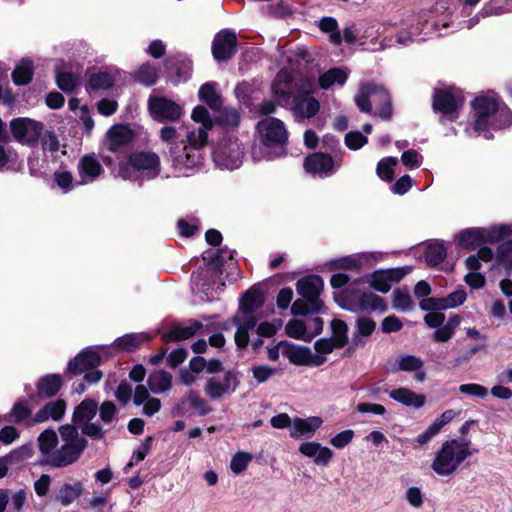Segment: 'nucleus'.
<instances>
[{"mask_svg": "<svg viewBox=\"0 0 512 512\" xmlns=\"http://www.w3.org/2000/svg\"><path fill=\"white\" fill-rule=\"evenodd\" d=\"M474 123L476 133L488 131L489 128L500 129L512 124L511 110L497 98L483 96L473 103Z\"/></svg>", "mask_w": 512, "mask_h": 512, "instance_id": "f257e3e1", "label": "nucleus"}, {"mask_svg": "<svg viewBox=\"0 0 512 512\" xmlns=\"http://www.w3.org/2000/svg\"><path fill=\"white\" fill-rule=\"evenodd\" d=\"M471 455L469 440H447L436 452L431 468L439 476H449Z\"/></svg>", "mask_w": 512, "mask_h": 512, "instance_id": "f03ea898", "label": "nucleus"}, {"mask_svg": "<svg viewBox=\"0 0 512 512\" xmlns=\"http://www.w3.org/2000/svg\"><path fill=\"white\" fill-rule=\"evenodd\" d=\"M59 434L61 446L50 460V466L53 468H63L74 464L88 445L87 440L80 436L74 425L65 424L60 426Z\"/></svg>", "mask_w": 512, "mask_h": 512, "instance_id": "7ed1b4c3", "label": "nucleus"}, {"mask_svg": "<svg viewBox=\"0 0 512 512\" xmlns=\"http://www.w3.org/2000/svg\"><path fill=\"white\" fill-rule=\"evenodd\" d=\"M160 172V159L153 152H137L119 166V175L123 179H152Z\"/></svg>", "mask_w": 512, "mask_h": 512, "instance_id": "20e7f679", "label": "nucleus"}, {"mask_svg": "<svg viewBox=\"0 0 512 512\" xmlns=\"http://www.w3.org/2000/svg\"><path fill=\"white\" fill-rule=\"evenodd\" d=\"M355 103L365 113H370L374 105L377 115L382 119H389L392 115L390 95L376 84H363L355 97Z\"/></svg>", "mask_w": 512, "mask_h": 512, "instance_id": "39448f33", "label": "nucleus"}, {"mask_svg": "<svg viewBox=\"0 0 512 512\" xmlns=\"http://www.w3.org/2000/svg\"><path fill=\"white\" fill-rule=\"evenodd\" d=\"M336 302L342 308L352 312L371 310L383 313L387 309L386 304L380 296L371 292L360 293L356 288H347L340 292L336 296Z\"/></svg>", "mask_w": 512, "mask_h": 512, "instance_id": "423d86ee", "label": "nucleus"}, {"mask_svg": "<svg viewBox=\"0 0 512 512\" xmlns=\"http://www.w3.org/2000/svg\"><path fill=\"white\" fill-rule=\"evenodd\" d=\"M10 130L15 140L23 145L34 146L38 143L44 126L34 119L20 117L10 122Z\"/></svg>", "mask_w": 512, "mask_h": 512, "instance_id": "0eeeda50", "label": "nucleus"}, {"mask_svg": "<svg viewBox=\"0 0 512 512\" xmlns=\"http://www.w3.org/2000/svg\"><path fill=\"white\" fill-rule=\"evenodd\" d=\"M207 132L205 128L192 131L187 136L188 145L184 146L183 152L174 156V162L183 167H194L200 163L198 150L207 143Z\"/></svg>", "mask_w": 512, "mask_h": 512, "instance_id": "6e6552de", "label": "nucleus"}, {"mask_svg": "<svg viewBox=\"0 0 512 512\" xmlns=\"http://www.w3.org/2000/svg\"><path fill=\"white\" fill-rule=\"evenodd\" d=\"M238 384L237 374L233 371H227L222 377H210L204 385V392L211 400H220L234 393Z\"/></svg>", "mask_w": 512, "mask_h": 512, "instance_id": "1a4fd4ad", "label": "nucleus"}, {"mask_svg": "<svg viewBox=\"0 0 512 512\" xmlns=\"http://www.w3.org/2000/svg\"><path fill=\"white\" fill-rule=\"evenodd\" d=\"M148 109L151 116L157 121H177L183 114L179 104L171 99L157 95L149 97Z\"/></svg>", "mask_w": 512, "mask_h": 512, "instance_id": "9d476101", "label": "nucleus"}, {"mask_svg": "<svg viewBox=\"0 0 512 512\" xmlns=\"http://www.w3.org/2000/svg\"><path fill=\"white\" fill-rule=\"evenodd\" d=\"M243 148L237 141L221 142L213 152L215 163L223 168L236 169L242 163Z\"/></svg>", "mask_w": 512, "mask_h": 512, "instance_id": "9b49d317", "label": "nucleus"}, {"mask_svg": "<svg viewBox=\"0 0 512 512\" xmlns=\"http://www.w3.org/2000/svg\"><path fill=\"white\" fill-rule=\"evenodd\" d=\"M282 355L288 360L300 366H320L325 362L323 356L313 354L310 348L289 342H280Z\"/></svg>", "mask_w": 512, "mask_h": 512, "instance_id": "f8f14e48", "label": "nucleus"}, {"mask_svg": "<svg viewBox=\"0 0 512 512\" xmlns=\"http://www.w3.org/2000/svg\"><path fill=\"white\" fill-rule=\"evenodd\" d=\"M261 141L266 145L282 144L288 138L284 123L274 117H266L257 124Z\"/></svg>", "mask_w": 512, "mask_h": 512, "instance_id": "ddd939ff", "label": "nucleus"}, {"mask_svg": "<svg viewBox=\"0 0 512 512\" xmlns=\"http://www.w3.org/2000/svg\"><path fill=\"white\" fill-rule=\"evenodd\" d=\"M237 39L235 33L223 30L216 34L213 40L212 53L216 60L223 61L235 54Z\"/></svg>", "mask_w": 512, "mask_h": 512, "instance_id": "4468645a", "label": "nucleus"}, {"mask_svg": "<svg viewBox=\"0 0 512 512\" xmlns=\"http://www.w3.org/2000/svg\"><path fill=\"white\" fill-rule=\"evenodd\" d=\"M407 268H394L376 271L371 275L370 286L381 293H387L393 282L401 280L407 273Z\"/></svg>", "mask_w": 512, "mask_h": 512, "instance_id": "2eb2a0df", "label": "nucleus"}, {"mask_svg": "<svg viewBox=\"0 0 512 512\" xmlns=\"http://www.w3.org/2000/svg\"><path fill=\"white\" fill-rule=\"evenodd\" d=\"M463 103L459 91L438 90L434 94L433 107L445 115H453Z\"/></svg>", "mask_w": 512, "mask_h": 512, "instance_id": "dca6fc26", "label": "nucleus"}, {"mask_svg": "<svg viewBox=\"0 0 512 512\" xmlns=\"http://www.w3.org/2000/svg\"><path fill=\"white\" fill-rule=\"evenodd\" d=\"M299 452L303 456L312 459L318 466H327L334 456L330 448L322 446L318 442H304L300 444Z\"/></svg>", "mask_w": 512, "mask_h": 512, "instance_id": "f3484780", "label": "nucleus"}, {"mask_svg": "<svg viewBox=\"0 0 512 512\" xmlns=\"http://www.w3.org/2000/svg\"><path fill=\"white\" fill-rule=\"evenodd\" d=\"M99 353L92 348L86 349L69 362L68 370L73 374H81L100 364Z\"/></svg>", "mask_w": 512, "mask_h": 512, "instance_id": "a211bd4d", "label": "nucleus"}, {"mask_svg": "<svg viewBox=\"0 0 512 512\" xmlns=\"http://www.w3.org/2000/svg\"><path fill=\"white\" fill-rule=\"evenodd\" d=\"M78 174L80 180L78 185H85L93 182L103 172V168L99 161L91 155L82 157L78 163Z\"/></svg>", "mask_w": 512, "mask_h": 512, "instance_id": "6ab92c4d", "label": "nucleus"}, {"mask_svg": "<svg viewBox=\"0 0 512 512\" xmlns=\"http://www.w3.org/2000/svg\"><path fill=\"white\" fill-rule=\"evenodd\" d=\"M324 283L321 277L310 275L297 281L296 289L299 295L309 301H320L319 295Z\"/></svg>", "mask_w": 512, "mask_h": 512, "instance_id": "aec40b11", "label": "nucleus"}, {"mask_svg": "<svg viewBox=\"0 0 512 512\" xmlns=\"http://www.w3.org/2000/svg\"><path fill=\"white\" fill-rule=\"evenodd\" d=\"M424 362L415 355H401L395 360V367L393 371L414 372L415 379L423 382L426 378V373L423 370Z\"/></svg>", "mask_w": 512, "mask_h": 512, "instance_id": "412c9836", "label": "nucleus"}, {"mask_svg": "<svg viewBox=\"0 0 512 512\" xmlns=\"http://www.w3.org/2000/svg\"><path fill=\"white\" fill-rule=\"evenodd\" d=\"M323 424L319 416H311L306 419L295 418L292 421L290 436L300 438L302 436H312Z\"/></svg>", "mask_w": 512, "mask_h": 512, "instance_id": "4be33fe9", "label": "nucleus"}, {"mask_svg": "<svg viewBox=\"0 0 512 512\" xmlns=\"http://www.w3.org/2000/svg\"><path fill=\"white\" fill-rule=\"evenodd\" d=\"M228 324L237 328L235 332L236 345L239 348L246 347L249 342L248 331L256 326L255 317H241L240 314H236Z\"/></svg>", "mask_w": 512, "mask_h": 512, "instance_id": "5701e85b", "label": "nucleus"}, {"mask_svg": "<svg viewBox=\"0 0 512 512\" xmlns=\"http://www.w3.org/2000/svg\"><path fill=\"white\" fill-rule=\"evenodd\" d=\"M66 402L62 399L51 401L40 409L32 418L33 423H42L49 419L60 421L65 415Z\"/></svg>", "mask_w": 512, "mask_h": 512, "instance_id": "b1692460", "label": "nucleus"}, {"mask_svg": "<svg viewBox=\"0 0 512 512\" xmlns=\"http://www.w3.org/2000/svg\"><path fill=\"white\" fill-rule=\"evenodd\" d=\"M39 450L42 455L41 463L50 466V460L57 451L58 436L54 430L47 429L38 437Z\"/></svg>", "mask_w": 512, "mask_h": 512, "instance_id": "393cba45", "label": "nucleus"}, {"mask_svg": "<svg viewBox=\"0 0 512 512\" xmlns=\"http://www.w3.org/2000/svg\"><path fill=\"white\" fill-rule=\"evenodd\" d=\"M304 168L312 174H328L333 169V159L327 154L315 153L305 159Z\"/></svg>", "mask_w": 512, "mask_h": 512, "instance_id": "a878e982", "label": "nucleus"}, {"mask_svg": "<svg viewBox=\"0 0 512 512\" xmlns=\"http://www.w3.org/2000/svg\"><path fill=\"white\" fill-rule=\"evenodd\" d=\"M106 138L109 150L113 151L127 145L133 138V132L128 126L118 124L108 130Z\"/></svg>", "mask_w": 512, "mask_h": 512, "instance_id": "bb28decb", "label": "nucleus"}, {"mask_svg": "<svg viewBox=\"0 0 512 512\" xmlns=\"http://www.w3.org/2000/svg\"><path fill=\"white\" fill-rule=\"evenodd\" d=\"M177 409L181 413L197 412L199 415L204 416L211 411L205 400H203L198 393L190 391L178 404Z\"/></svg>", "mask_w": 512, "mask_h": 512, "instance_id": "cd10ccee", "label": "nucleus"}, {"mask_svg": "<svg viewBox=\"0 0 512 512\" xmlns=\"http://www.w3.org/2000/svg\"><path fill=\"white\" fill-rule=\"evenodd\" d=\"M390 398L397 401L405 406H411L414 408H421L426 402V397L423 394H416L408 388H397L393 389L389 393Z\"/></svg>", "mask_w": 512, "mask_h": 512, "instance_id": "c85d7f7f", "label": "nucleus"}, {"mask_svg": "<svg viewBox=\"0 0 512 512\" xmlns=\"http://www.w3.org/2000/svg\"><path fill=\"white\" fill-rule=\"evenodd\" d=\"M455 242L462 248L473 250L483 244V234L481 228H467L460 231L455 236Z\"/></svg>", "mask_w": 512, "mask_h": 512, "instance_id": "c756f323", "label": "nucleus"}, {"mask_svg": "<svg viewBox=\"0 0 512 512\" xmlns=\"http://www.w3.org/2000/svg\"><path fill=\"white\" fill-rule=\"evenodd\" d=\"M320 108L319 102L313 97L297 98L293 106V114L297 119L313 117Z\"/></svg>", "mask_w": 512, "mask_h": 512, "instance_id": "7c9ffc66", "label": "nucleus"}, {"mask_svg": "<svg viewBox=\"0 0 512 512\" xmlns=\"http://www.w3.org/2000/svg\"><path fill=\"white\" fill-rule=\"evenodd\" d=\"M97 403L94 400H83L78 406L75 407L73 412V421L75 424L81 426L84 423L90 422L96 415Z\"/></svg>", "mask_w": 512, "mask_h": 512, "instance_id": "2f4dec72", "label": "nucleus"}, {"mask_svg": "<svg viewBox=\"0 0 512 512\" xmlns=\"http://www.w3.org/2000/svg\"><path fill=\"white\" fill-rule=\"evenodd\" d=\"M62 378L57 374H49L37 382V392L41 397H52L58 393L62 386Z\"/></svg>", "mask_w": 512, "mask_h": 512, "instance_id": "473e14b6", "label": "nucleus"}, {"mask_svg": "<svg viewBox=\"0 0 512 512\" xmlns=\"http://www.w3.org/2000/svg\"><path fill=\"white\" fill-rule=\"evenodd\" d=\"M147 383L153 393L161 394L171 388L172 375L166 371L157 370L149 375Z\"/></svg>", "mask_w": 512, "mask_h": 512, "instance_id": "72a5a7b5", "label": "nucleus"}, {"mask_svg": "<svg viewBox=\"0 0 512 512\" xmlns=\"http://www.w3.org/2000/svg\"><path fill=\"white\" fill-rule=\"evenodd\" d=\"M263 304V298L261 293L257 291H248L243 296L240 309L237 314L241 317H254L253 313Z\"/></svg>", "mask_w": 512, "mask_h": 512, "instance_id": "f704fd0d", "label": "nucleus"}, {"mask_svg": "<svg viewBox=\"0 0 512 512\" xmlns=\"http://www.w3.org/2000/svg\"><path fill=\"white\" fill-rule=\"evenodd\" d=\"M348 78V72L342 68H332L319 77V85L322 89H329L332 85H344Z\"/></svg>", "mask_w": 512, "mask_h": 512, "instance_id": "c9c22d12", "label": "nucleus"}, {"mask_svg": "<svg viewBox=\"0 0 512 512\" xmlns=\"http://www.w3.org/2000/svg\"><path fill=\"white\" fill-rule=\"evenodd\" d=\"M82 484H64L62 485L56 495V500L63 506H68L78 499L82 494Z\"/></svg>", "mask_w": 512, "mask_h": 512, "instance_id": "e433bc0d", "label": "nucleus"}, {"mask_svg": "<svg viewBox=\"0 0 512 512\" xmlns=\"http://www.w3.org/2000/svg\"><path fill=\"white\" fill-rule=\"evenodd\" d=\"M34 66L32 61L23 59L16 66L12 73L13 81L16 85L28 84L33 76Z\"/></svg>", "mask_w": 512, "mask_h": 512, "instance_id": "4c0bfd02", "label": "nucleus"}, {"mask_svg": "<svg viewBox=\"0 0 512 512\" xmlns=\"http://www.w3.org/2000/svg\"><path fill=\"white\" fill-rule=\"evenodd\" d=\"M148 339L149 337L144 333H132L119 337L114 344L120 350L132 351Z\"/></svg>", "mask_w": 512, "mask_h": 512, "instance_id": "58836bf2", "label": "nucleus"}, {"mask_svg": "<svg viewBox=\"0 0 512 512\" xmlns=\"http://www.w3.org/2000/svg\"><path fill=\"white\" fill-rule=\"evenodd\" d=\"M202 325L198 322H193L187 326H175L171 332L165 335L166 341H183L191 338L196 334Z\"/></svg>", "mask_w": 512, "mask_h": 512, "instance_id": "ea45409f", "label": "nucleus"}, {"mask_svg": "<svg viewBox=\"0 0 512 512\" xmlns=\"http://www.w3.org/2000/svg\"><path fill=\"white\" fill-rule=\"evenodd\" d=\"M286 334L294 339H301L304 341H311L313 334H308V326L302 320H290L285 327Z\"/></svg>", "mask_w": 512, "mask_h": 512, "instance_id": "a19ab883", "label": "nucleus"}, {"mask_svg": "<svg viewBox=\"0 0 512 512\" xmlns=\"http://www.w3.org/2000/svg\"><path fill=\"white\" fill-rule=\"evenodd\" d=\"M199 98L206 102L211 109L218 110L221 106V98L216 92L215 83H205L199 89Z\"/></svg>", "mask_w": 512, "mask_h": 512, "instance_id": "79ce46f5", "label": "nucleus"}, {"mask_svg": "<svg viewBox=\"0 0 512 512\" xmlns=\"http://www.w3.org/2000/svg\"><path fill=\"white\" fill-rule=\"evenodd\" d=\"M82 77L79 74H73L67 71L57 72L56 82L58 87L64 92H72L81 84Z\"/></svg>", "mask_w": 512, "mask_h": 512, "instance_id": "37998d69", "label": "nucleus"}, {"mask_svg": "<svg viewBox=\"0 0 512 512\" xmlns=\"http://www.w3.org/2000/svg\"><path fill=\"white\" fill-rule=\"evenodd\" d=\"M445 257L446 248L442 242H434L427 247L425 259L429 265H438L445 259Z\"/></svg>", "mask_w": 512, "mask_h": 512, "instance_id": "c03bdc74", "label": "nucleus"}, {"mask_svg": "<svg viewBox=\"0 0 512 512\" xmlns=\"http://www.w3.org/2000/svg\"><path fill=\"white\" fill-rule=\"evenodd\" d=\"M322 306L321 301H309L305 298L297 299L291 306L293 315H306L312 312L320 311Z\"/></svg>", "mask_w": 512, "mask_h": 512, "instance_id": "a18cd8bd", "label": "nucleus"}, {"mask_svg": "<svg viewBox=\"0 0 512 512\" xmlns=\"http://www.w3.org/2000/svg\"><path fill=\"white\" fill-rule=\"evenodd\" d=\"M319 28L321 31L325 33H330L329 40L335 44L339 45L342 41V36L338 31L337 21L332 17H324L319 21Z\"/></svg>", "mask_w": 512, "mask_h": 512, "instance_id": "49530a36", "label": "nucleus"}, {"mask_svg": "<svg viewBox=\"0 0 512 512\" xmlns=\"http://www.w3.org/2000/svg\"><path fill=\"white\" fill-rule=\"evenodd\" d=\"M158 78L157 69L150 65L144 64L135 72V79L145 86H151L156 83Z\"/></svg>", "mask_w": 512, "mask_h": 512, "instance_id": "de8ad7c7", "label": "nucleus"}, {"mask_svg": "<svg viewBox=\"0 0 512 512\" xmlns=\"http://www.w3.org/2000/svg\"><path fill=\"white\" fill-rule=\"evenodd\" d=\"M481 229L483 234V243H496L507 236L510 232L509 227L505 225L491 226Z\"/></svg>", "mask_w": 512, "mask_h": 512, "instance_id": "09e8293b", "label": "nucleus"}, {"mask_svg": "<svg viewBox=\"0 0 512 512\" xmlns=\"http://www.w3.org/2000/svg\"><path fill=\"white\" fill-rule=\"evenodd\" d=\"M115 82L114 76L106 71H99L91 75L89 84L92 89H108Z\"/></svg>", "mask_w": 512, "mask_h": 512, "instance_id": "8fccbe9b", "label": "nucleus"}, {"mask_svg": "<svg viewBox=\"0 0 512 512\" xmlns=\"http://www.w3.org/2000/svg\"><path fill=\"white\" fill-rule=\"evenodd\" d=\"M398 164L396 157H386L379 161L377 165V175L385 181H392L394 177L393 168Z\"/></svg>", "mask_w": 512, "mask_h": 512, "instance_id": "3c124183", "label": "nucleus"}, {"mask_svg": "<svg viewBox=\"0 0 512 512\" xmlns=\"http://www.w3.org/2000/svg\"><path fill=\"white\" fill-rule=\"evenodd\" d=\"M466 298L467 294L463 289L455 290L446 297H441L442 309L448 310L456 308L462 305L466 301Z\"/></svg>", "mask_w": 512, "mask_h": 512, "instance_id": "603ef678", "label": "nucleus"}, {"mask_svg": "<svg viewBox=\"0 0 512 512\" xmlns=\"http://www.w3.org/2000/svg\"><path fill=\"white\" fill-rule=\"evenodd\" d=\"M331 328L333 332L332 339L336 341V345H338V347H343L348 341L347 325L342 320L334 319L331 322Z\"/></svg>", "mask_w": 512, "mask_h": 512, "instance_id": "864d4df0", "label": "nucleus"}, {"mask_svg": "<svg viewBox=\"0 0 512 512\" xmlns=\"http://www.w3.org/2000/svg\"><path fill=\"white\" fill-rule=\"evenodd\" d=\"M253 456L248 452H238L236 453L230 462V468L233 473L240 474L244 470H246L249 463L252 461Z\"/></svg>", "mask_w": 512, "mask_h": 512, "instance_id": "5fc2aeb1", "label": "nucleus"}, {"mask_svg": "<svg viewBox=\"0 0 512 512\" xmlns=\"http://www.w3.org/2000/svg\"><path fill=\"white\" fill-rule=\"evenodd\" d=\"M250 370L252 372L253 378L255 379V381L258 384H262V383L267 382L277 372V370L275 368L270 367V366L265 365V364L253 365L250 368Z\"/></svg>", "mask_w": 512, "mask_h": 512, "instance_id": "6e6d98bb", "label": "nucleus"}, {"mask_svg": "<svg viewBox=\"0 0 512 512\" xmlns=\"http://www.w3.org/2000/svg\"><path fill=\"white\" fill-rule=\"evenodd\" d=\"M273 91L276 95L286 98L292 93L290 89V77L287 73H279L273 84Z\"/></svg>", "mask_w": 512, "mask_h": 512, "instance_id": "4d7b16f0", "label": "nucleus"}, {"mask_svg": "<svg viewBox=\"0 0 512 512\" xmlns=\"http://www.w3.org/2000/svg\"><path fill=\"white\" fill-rule=\"evenodd\" d=\"M367 258V254L350 255L337 259L334 262V264L337 268L340 269H357L362 265L363 261L366 260Z\"/></svg>", "mask_w": 512, "mask_h": 512, "instance_id": "13d9d810", "label": "nucleus"}, {"mask_svg": "<svg viewBox=\"0 0 512 512\" xmlns=\"http://www.w3.org/2000/svg\"><path fill=\"white\" fill-rule=\"evenodd\" d=\"M412 301L407 289H396L393 292L392 306L394 309L405 311L411 307Z\"/></svg>", "mask_w": 512, "mask_h": 512, "instance_id": "bf43d9fd", "label": "nucleus"}, {"mask_svg": "<svg viewBox=\"0 0 512 512\" xmlns=\"http://www.w3.org/2000/svg\"><path fill=\"white\" fill-rule=\"evenodd\" d=\"M34 453L33 447L31 445H23L9 454L5 455L10 462V464H18L32 457Z\"/></svg>", "mask_w": 512, "mask_h": 512, "instance_id": "052dcab7", "label": "nucleus"}, {"mask_svg": "<svg viewBox=\"0 0 512 512\" xmlns=\"http://www.w3.org/2000/svg\"><path fill=\"white\" fill-rule=\"evenodd\" d=\"M458 389L462 394L480 399H485L488 396V389L477 383L461 384Z\"/></svg>", "mask_w": 512, "mask_h": 512, "instance_id": "680f3d73", "label": "nucleus"}, {"mask_svg": "<svg viewBox=\"0 0 512 512\" xmlns=\"http://www.w3.org/2000/svg\"><path fill=\"white\" fill-rule=\"evenodd\" d=\"M30 416L31 409L29 408L28 403L24 401L16 402L10 413L11 419L17 423L27 420Z\"/></svg>", "mask_w": 512, "mask_h": 512, "instance_id": "e2e57ef3", "label": "nucleus"}, {"mask_svg": "<svg viewBox=\"0 0 512 512\" xmlns=\"http://www.w3.org/2000/svg\"><path fill=\"white\" fill-rule=\"evenodd\" d=\"M54 181L64 193L71 191L74 187L73 176L66 170L56 171L54 173Z\"/></svg>", "mask_w": 512, "mask_h": 512, "instance_id": "0e129e2a", "label": "nucleus"}, {"mask_svg": "<svg viewBox=\"0 0 512 512\" xmlns=\"http://www.w3.org/2000/svg\"><path fill=\"white\" fill-rule=\"evenodd\" d=\"M497 260L508 270H512V241L501 244L497 251Z\"/></svg>", "mask_w": 512, "mask_h": 512, "instance_id": "69168bd1", "label": "nucleus"}, {"mask_svg": "<svg viewBox=\"0 0 512 512\" xmlns=\"http://www.w3.org/2000/svg\"><path fill=\"white\" fill-rule=\"evenodd\" d=\"M191 118L196 123H201V128H205L206 130H210L213 126V122L210 118V115L207 109L203 106L195 107L194 110L192 111Z\"/></svg>", "mask_w": 512, "mask_h": 512, "instance_id": "338daca9", "label": "nucleus"}, {"mask_svg": "<svg viewBox=\"0 0 512 512\" xmlns=\"http://www.w3.org/2000/svg\"><path fill=\"white\" fill-rule=\"evenodd\" d=\"M354 435L352 429L343 430L331 438L330 444L336 449H343L352 442Z\"/></svg>", "mask_w": 512, "mask_h": 512, "instance_id": "774afa93", "label": "nucleus"}]
</instances>
